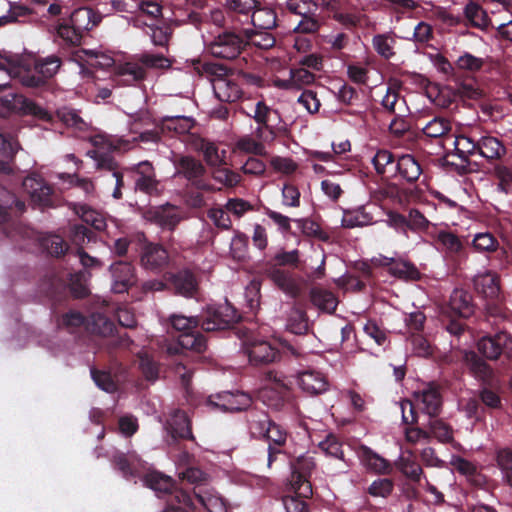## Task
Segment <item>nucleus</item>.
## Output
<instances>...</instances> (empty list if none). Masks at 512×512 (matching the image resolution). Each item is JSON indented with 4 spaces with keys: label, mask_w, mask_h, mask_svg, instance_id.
I'll list each match as a JSON object with an SVG mask.
<instances>
[{
    "label": "nucleus",
    "mask_w": 512,
    "mask_h": 512,
    "mask_svg": "<svg viewBox=\"0 0 512 512\" xmlns=\"http://www.w3.org/2000/svg\"><path fill=\"white\" fill-rule=\"evenodd\" d=\"M112 463L126 480L139 477L145 468V462L135 453L118 452L113 456Z\"/></svg>",
    "instance_id": "obj_22"
},
{
    "label": "nucleus",
    "mask_w": 512,
    "mask_h": 512,
    "mask_svg": "<svg viewBox=\"0 0 512 512\" xmlns=\"http://www.w3.org/2000/svg\"><path fill=\"white\" fill-rule=\"evenodd\" d=\"M465 18L469 21L470 25L485 29L488 26V15L483 8L476 2L470 1L464 8Z\"/></svg>",
    "instance_id": "obj_52"
},
{
    "label": "nucleus",
    "mask_w": 512,
    "mask_h": 512,
    "mask_svg": "<svg viewBox=\"0 0 512 512\" xmlns=\"http://www.w3.org/2000/svg\"><path fill=\"white\" fill-rule=\"evenodd\" d=\"M175 176H179L187 180L192 188L204 190V192L220 191L209 183L206 178V168L202 162L190 155H180L174 160Z\"/></svg>",
    "instance_id": "obj_6"
},
{
    "label": "nucleus",
    "mask_w": 512,
    "mask_h": 512,
    "mask_svg": "<svg viewBox=\"0 0 512 512\" xmlns=\"http://www.w3.org/2000/svg\"><path fill=\"white\" fill-rule=\"evenodd\" d=\"M455 155L463 163H471L476 159H484L489 163L502 160L507 154V148L503 141L489 133H483L479 129H470L455 136Z\"/></svg>",
    "instance_id": "obj_1"
},
{
    "label": "nucleus",
    "mask_w": 512,
    "mask_h": 512,
    "mask_svg": "<svg viewBox=\"0 0 512 512\" xmlns=\"http://www.w3.org/2000/svg\"><path fill=\"white\" fill-rule=\"evenodd\" d=\"M169 264V254L160 244L143 241L140 246V265L147 271L159 273Z\"/></svg>",
    "instance_id": "obj_13"
},
{
    "label": "nucleus",
    "mask_w": 512,
    "mask_h": 512,
    "mask_svg": "<svg viewBox=\"0 0 512 512\" xmlns=\"http://www.w3.org/2000/svg\"><path fill=\"white\" fill-rule=\"evenodd\" d=\"M428 431L431 438H436L441 443H450L454 440L453 428L442 419L433 417L428 422Z\"/></svg>",
    "instance_id": "obj_53"
},
{
    "label": "nucleus",
    "mask_w": 512,
    "mask_h": 512,
    "mask_svg": "<svg viewBox=\"0 0 512 512\" xmlns=\"http://www.w3.org/2000/svg\"><path fill=\"white\" fill-rule=\"evenodd\" d=\"M207 342L201 334L199 328L188 332L181 333L178 337L177 344L168 347L169 354H177L180 349L191 350L202 353L206 350Z\"/></svg>",
    "instance_id": "obj_26"
},
{
    "label": "nucleus",
    "mask_w": 512,
    "mask_h": 512,
    "mask_svg": "<svg viewBox=\"0 0 512 512\" xmlns=\"http://www.w3.org/2000/svg\"><path fill=\"white\" fill-rule=\"evenodd\" d=\"M416 397L423 406V412L429 415L430 418L437 417L440 414L443 399L438 384L434 382L429 383L416 393Z\"/></svg>",
    "instance_id": "obj_21"
},
{
    "label": "nucleus",
    "mask_w": 512,
    "mask_h": 512,
    "mask_svg": "<svg viewBox=\"0 0 512 512\" xmlns=\"http://www.w3.org/2000/svg\"><path fill=\"white\" fill-rule=\"evenodd\" d=\"M477 398L484 409L500 410L502 408V399L499 393L486 385L478 390Z\"/></svg>",
    "instance_id": "obj_59"
},
{
    "label": "nucleus",
    "mask_w": 512,
    "mask_h": 512,
    "mask_svg": "<svg viewBox=\"0 0 512 512\" xmlns=\"http://www.w3.org/2000/svg\"><path fill=\"white\" fill-rule=\"evenodd\" d=\"M372 45L379 56L385 60L395 56L396 38L391 33L377 34L372 39Z\"/></svg>",
    "instance_id": "obj_49"
},
{
    "label": "nucleus",
    "mask_w": 512,
    "mask_h": 512,
    "mask_svg": "<svg viewBox=\"0 0 512 512\" xmlns=\"http://www.w3.org/2000/svg\"><path fill=\"white\" fill-rule=\"evenodd\" d=\"M41 246L53 257H60L68 251V245L59 235H49L41 240Z\"/></svg>",
    "instance_id": "obj_58"
},
{
    "label": "nucleus",
    "mask_w": 512,
    "mask_h": 512,
    "mask_svg": "<svg viewBox=\"0 0 512 512\" xmlns=\"http://www.w3.org/2000/svg\"><path fill=\"white\" fill-rule=\"evenodd\" d=\"M165 429L170 436L169 443H176L179 440L194 441L191 420L183 410H174L166 422Z\"/></svg>",
    "instance_id": "obj_15"
},
{
    "label": "nucleus",
    "mask_w": 512,
    "mask_h": 512,
    "mask_svg": "<svg viewBox=\"0 0 512 512\" xmlns=\"http://www.w3.org/2000/svg\"><path fill=\"white\" fill-rule=\"evenodd\" d=\"M398 156L387 149H380L372 158V164L378 175L396 178V163Z\"/></svg>",
    "instance_id": "obj_35"
},
{
    "label": "nucleus",
    "mask_w": 512,
    "mask_h": 512,
    "mask_svg": "<svg viewBox=\"0 0 512 512\" xmlns=\"http://www.w3.org/2000/svg\"><path fill=\"white\" fill-rule=\"evenodd\" d=\"M146 71L138 63L126 62L117 67L116 82L123 85H132L145 78Z\"/></svg>",
    "instance_id": "obj_41"
},
{
    "label": "nucleus",
    "mask_w": 512,
    "mask_h": 512,
    "mask_svg": "<svg viewBox=\"0 0 512 512\" xmlns=\"http://www.w3.org/2000/svg\"><path fill=\"white\" fill-rule=\"evenodd\" d=\"M143 125H149L148 117H137L134 119L131 124V131L135 134H138V137L135 140H139L141 142H152L157 143L160 140V134L156 129H142Z\"/></svg>",
    "instance_id": "obj_54"
},
{
    "label": "nucleus",
    "mask_w": 512,
    "mask_h": 512,
    "mask_svg": "<svg viewBox=\"0 0 512 512\" xmlns=\"http://www.w3.org/2000/svg\"><path fill=\"white\" fill-rule=\"evenodd\" d=\"M89 274L86 271L70 273L68 278V287L71 295L76 299H83L89 295L87 279Z\"/></svg>",
    "instance_id": "obj_51"
},
{
    "label": "nucleus",
    "mask_w": 512,
    "mask_h": 512,
    "mask_svg": "<svg viewBox=\"0 0 512 512\" xmlns=\"http://www.w3.org/2000/svg\"><path fill=\"white\" fill-rule=\"evenodd\" d=\"M244 36H245V48L248 45H253L262 50H268L272 48L275 43V37L267 31H261L259 29H250L244 27Z\"/></svg>",
    "instance_id": "obj_44"
},
{
    "label": "nucleus",
    "mask_w": 512,
    "mask_h": 512,
    "mask_svg": "<svg viewBox=\"0 0 512 512\" xmlns=\"http://www.w3.org/2000/svg\"><path fill=\"white\" fill-rule=\"evenodd\" d=\"M485 64L483 58L476 57L469 52H464L455 61L456 70L469 73L479 72Z\"/></svg>",
    "instance_id": "obj_57"
},
{
    "label": "nucleus",
    "mask_w": 512,
    "mask_h": 512,
    "mask_svg": "<svg viewBox=\"0 0 512 512\" xmlns=\"http://www.w3.org/2000/svg\"><path fill=\"white\" fill-rule=\"evenodd\" d=\"M22 185L35 204L39 206H49L51 204L53 190L44 180L29 176L23 180Z\"/></svg>",
    "instance_id": "obj_25"
},
{
    "label": "nucleus",
    "mask_w": 512,
    "mask_h": 512,
    "mask_svg": "<svg viewBox=\"0 0 512 512\" xmlns=\"http://www.w3.org/2000/svg\"><path fill=\"white\" fill-rule=\"evenodd\" d=\"M496 460L504 475L505 481L512 487V450L508 448L499 450Z\"/></svg>",
    "instance_id": "obj_64"
},
{
    "label": "nucleus",
    "mask_w": 512,
    "mask_h": 512,
    "mask_svg": "<svg viewBox=\"0 0 512 512\" xmlns=\"http://www.w3.org/2000/svg\"><path fill=\"white\" fill-rule=\"evenodd\" d=\"M246 423L249 435L256 440L262 439L270 427L272 419L266 411L250 409L246 412Z\"/></svg>",
    "instance_id": "obj_28"
},
{
    "label": "nucleus",
    "mask_w": 512,
    "mask_h": 512,
    "mask_svg": "<svg viewBox=\"0 0 512 512\" xmlns=\"http://www.w3.org/2000/svg\"><path fill=\"white\" fill-rule=\"evenodd\" d=\"M28 98L21 94L9 92L0 98V114L7 116L11 113H23Z\"/></svg>",
    "instance_id": "obj_47"
},
{
    "label": "nucleus",
    "mask_w": 512,
    "mask_h": 512,
    "mask_svg": "<svg viewBox=\"0 0 512 512\" xmlns=\"http://www.w3.org/2000/svg\"><path fill=\"white\" fill-rule=\"evenodd\" d=\"M109 270L113 279L112 290L115 293H124L135 284V269L130 262L116 261L110 265Z\"/></svg>",
    "instance_id": "obj_19"
},
{
    "label": "nucleus",
    "mask_w": 512,
    "mask_h": 512,
    "mask_svg": "<svg viewBox=\"0 0 512 512\" xmlns=\"http://www.w3.org/2000/svg\"><path fill=\"white\" fill-rule=\"evenodd\" d=\"M251 404L252 398L248 393L243 391H222L216 394H211L206 400V405L211 410L224 413L246 410L251 406Z\"/></svg>",
    "instance_id": "obj_10"
},
{
    "label": "nucleus",
    "mask_w": 512,
    "mask_h": 512,
    "mask_svg": "<svg viewBox=\"0 0 512 512\" xmlns=\"http://www.w3.org/2000/svg\"><path fill=\"white\" fill-rule=\"evenodd\" d=\"M61 65V58L56 55L39 58L35 61L33 70H19L18 79L23 86L42 88L47 86L48 79L54 77Z\"/></svg>",
    "instance_id": "obj_7"
},
{
    "label": "nucleus",
    "mask_w": 512,
    "mask_h": 512,
    "mask_svg": "<svg viewBox=\"0 0 512 512\" xmlns=\"http://www.w3.org/2000/svg\"><path fill=\"white\" fill-rule=\"evenodd\" d=\"M299 251L281 250L271 259L261 264L262 273L283 293L290 298H297L301 294L300 278L293 272L284 269L285 266L298 267Z\"/></svg>",
    "instance_id": "obj_3"
},
{
    "label": "nucleus",
    "mask_w": 512,
    "mask_h": 512,
    "mask_svg": "<svg viewBox=\"0 0 512 512\" xmlns=\"http://www.w3.org/2000/svg\"><path fill=\"white\" fill-rule=\"evenodd\" d=\"M67 21L76 29V31L81 33L82 36L84 32L89 31L99 23V20H97L93 10L87 8L74 10Z\"/></svg>",
    "instance_id": "obj_39"
},
{
    "label": "nucleus",
    "mask_w": 512,
    "mask_h": 512,
    "mask_svg": "<svg viewBox=\"0 0 512 512\" xmlns=\"http://www.w3.org/2000/svg\"><path fill=\"white\" fill-rule=\"evenodd\" d=\"M250 24L255 29L272 30L277 26V14L272 8L256 6L250 17Z\"/></svg>",
    "instance_id": "obj_42"
},
{
    "label": "nucleus",
    "mask_w": 512,
    "mask_h": 512,
    "mask_svg": "<svg viewBox=\"0 0 512 512\" xmlns=\"http://www.w3.org/2000/svg\"><path fill=\"white\" fill-rule=\"evenodd\" d=\"M135 174L134 188L148 195L158 194L159 182L154 167L149 161H142L129 169Z\"/></svg>",
    "instance_id": "obj_16"
},
{
    "label": "nucleus",
    "mask_w": 512,
    "mask_h": 512,
    "mask_svg": "<svg viewBox=\"0 0 512 512\" xmlns=\"http://www.w3.org/2000/svg\"><path fill=\"white\" fill-rule=\"evenodd\" d=\"M383 265L387 267L391 275L399 279L416 281L421 277L417 267L408 261L385 257Z\"/></svg>",
    "instance_id": "obj_34"
},
{
    "label": "nucleus",
    "mask_w": 512,
    "mask_h": 512,
    "mask_svg": "<svg viewBox=\"0 0 512 512\" xmlns=\"http://www.w3.org/2000/svg\"><path fill=\"white\" fill-rule=\"evenodd\" d=\"M147 218L168 230H174L183 219L178 207L167 203L147 211Z\"/></svg>",
    "instance_id": "obj_20"
},
{
    "label": "nucleus",
    "mask_w": 512,
    "mask_h": 512,
    "mask_svg": "<svg viewBox=\"0 0 512 512\" xmlns=\"http://www.w3.org/2000/svg\"><path fill=\"white\" fill-rule=\"evenodd\" d=\"M395 170L396 177H400L407 183H415L423 173L421 164L411 154L399 155Z\"/></svg>",
    "instance_id": "obj_30"
},
{
    "label": "nucleus",
    "mask_w": 512,
    "mask_h": 512,
    "mask_svg": "<svg viewBox=\"0 0 512 512\" xmlns=\"http://www.w3.org/2000/svg\"><path fill=\"white\" fill-rule=\"evenodd\" d=\"M139 369L147 381L154 382L159 377V363L156 362L147 352L141 351L137 354Z\"/></svg>",
    "instance_id": "obj_55"
},
{
    "label": "nucleus",
    "mask_w": 512,
    "mask_h": 512,
    "mask_svg": "<svg viewBox=\"0 0 512 512\" xmlns=\"http://www.w3.org/2000/svg\"><path fill=\"white\" fill-rule=\"evenodd\" d=\"M192 500L195 498L208 512H226V506L220 496L215 495L206 487L193 489Z\"/></svg>",
    "instance_id": "obj_38"
},
{
    "label": "nucleus",
    "mask_w": 512,
    "mask_h": 512,
    "mask_svg": "<svg viewBox=\"0 0 512 512\" xmlns=\"http://www.w3.org/2000/svg\"><path fill=\"white\" fill-rule=\"evenodd\" d=\"M245 353L252 365H267L279 358V351L265 340H251L245 343Z\"/></svg>",
    "instance_id": "obj_17"
},
{
    "label": "nucleus",
    "mask_w": 512,
    "mask_h": 512,
    "mask_svg": "<svg viewBox=\"0 0 512 512\" xmlns=\"http://www.w3.org/2000/svg\"><path fill=\"white\" fill-rule=\"evenodd\" d=\"M473 247L478 252H494L499 248L498 239L491 233H478L473 239Z\"/></svg>",
    "instance_id": "obj_62"
},
{
    "label": "nucleus",
    "mask_w": 512,
    "mask_h": 512,
    "mask_svg": "<svg viewBox=\"0 0 512 512\" xmlns=\"http://www.w3.org/2000/svg\"><path fill=\"white\" fill-rule=\"evenodd\" d=\"M244 27L231 24L206 44L207 51L215 58L235 60L245 50Z\"/></svg>",
    "instance_id": "obj_4"
},
{
    "label": "nucleus",
    "mask_w": 512,
    "mask_h": 512,
    "mask_svg": "<svg viewBox=\"0 0 512 512\" xmlns=\"http://www.w3.org/2000/svg\"><path fill=\"white\" fill-rule=\"evenodd\" d=\"M241 319V315L227 301L218 306H209L196 316L173 314L170 316L172 327L181 333L200 328L205 332H213L231 328Z\"/></svg>",
    "instance_id": "obj_2"
},
{
    "label": "nucleus",
    "mask_w": 512,
    "mask_h": 512,
    "mask_svg": "<svg viewBox=\"0 0 512 512\" xmlns=\"http://www.w3.org/2000/svg\"><path fill=\"white\" fill-rule=\"evenodd\" d=\"M288 432L281 425L272 421L269 428H267V432H265V436L262 437L261 440L267 442V466L269 468L277 462L285 457V448L287 445Z\"/></svg>",
    "instance_id": "obj_12"
},
{
    "label": "nucleus",
    "mask_w": 512,
    "mask_h": 512,
    "mask_svg": "<svg viewBox=\"0 0 512 512\" xmlns=\"http://www.w3.org/2000/svg\"><path fill=\"white\" fill-rule=\"evenodd\" d=\"M359 457L368 469L378 474H389L391 471L389 462L367 446L360 447Z\"/></svg>",
    "instance_id": "obj_40"
},
{
    "label": "nucleus",
    "mask_w": 512,
    "mask_h": 512,
    "mask_svg": "<svg viewBox=\"0 0 512 512\" xmlns=\"http://www.w3.org/2000/svg\"><path fill=\"white\" fill-rule=\"evenodd\" d=\"M195 68L199 73L213 75V91L217 99L221 102L234 103L243 96L242 87L238 79L225 76L226 68L213 62H197Z\"/></svg>",
    "instance_id": "obj_5"
},
{
    "label": "nucleus",
    "mask_w": 512,
    "mask_h": 512,
    "mask_svg": "<svg viewBox=\"0 0 512 512\" xmlns=\"http://www.w3.org/2000/svg\"><path fill=\"white\" fill-rule=\"evenodd\" d=\"M444 312L455 314L460 318H468L474 313L472 296L463 289H455L449 300V305Z\"/></svg>",
    "instance_id": "obj_27"
},
{
    "label": "nucleus",
    "mask_w": 512,
    "mask_h": 512,
    "mask_svg": "<svg viewBox=\"0 0 512 512\" xmlns=\"http://www.w3.org/2000/svg\"><path fill=\"white\" fill-rule=\"evenodd\" d=\"M473 286L477 294L486 300L496 299L501 295L499 278L491 272L475 276Z\"/></svg>",
    "instance_id": "obj_32"
},
{
    "label": "nucleus",
    "mask_w": 512,
    "mask_h": 512,
    "mask_svg": "<svg viewBox=\"0 0 512 512\" xmlns=\"http://www.w3.org/2000/svg\"><path fill=\"white\" fill-rule=\"evenodd\" d=\"M310 300L320 311L329 314L334 313L338 306L336 295L329 290L319 287H313L310 290Z\"/></svg>",
    "instance_id": "obj_36"
},
{
    "label": "nucleus",
    "mask_w": 512,
    "mask_h": 512,
    "mask_svg": "<svg viewBox=\"0 0 512 512\" xmlns=\"http://www.w3.org/2000/svg\"><path fill=\"white\" fill-rule=\"evenodd\" d=\"M169 283L175 294L192 298L199 290V280L195 272L189 268H183L169 277Z\"/></svg>",
    "instance_id": "obj_18"
},
{
    "label": "nucleus",
    "mask_w": 512,
    "mask_h": 512,
    "mask_svg": "<svg viewBox=\"0 0 512 512\" xmlns=\"http://www.w3.org/2000/svg\"><path fill=\"white\" fill-rule=\"evenodd\" d=\"M256 5V0H226L227 15L231 24L240 27L250 25V17Z\"/></svg>",
    "instance_id": "obj_23"
},
{
    "label": "nucleus",
    "mask_w": 512,
    "mask_h": 512,
    "mask_svg": "<svg viewBox=\"0 0 512 512\" xmlns=\"http://www.w3.org/2000/svg\"><path fill=\"white\" fill-rule=\"evenodd\" d=\"M297 384L309 395H318L327 390L328 382L325 376L317 371H302L297 376Z\"/></svg>",
    "instance_id": "obj_29"
},
{
    "label": "nucleus",
    "mask_w": 512,
    "mask_h": 512,
    "mask_svg": "<svg viewBox=\"0 0 512 512\" xmlns=\"http://www.w3.org/2000/svg\"><path fill=\"white\" fill-rule=\"evenodd\" d=\"M315 466L314 458L308 455H301L291 463L289 478L291 491L303 497L312 496V485L309 479Z\"/></svg>",
    "instance_id": "obj_9"
},
{
    "label": "nucleus",
    "mask_w": 512,
    "mask_h": 512,
    "mask_svg": "<svg viewBox=\"0 0 512 512\" xmlns=\"http://www.w3.org/2000/svg\"><path fill=\"white\" fill-rule=\"evenodd\" d=\"M452 130L450 119L443 116H434L422 127L421 132L428 138H441L446 136Z\"/></svg>",
    "instance_id": "obj_45"
},
{
    "label": "nucleus",
    "mask_w": 512,
    "mask_h": 512,
    "mask_svg": "<svg viewBox=\"0 0 512 512\" xmlns=\"http://www.w3.org/2000/svg\"><path fill=\"white\" fill-rule=\"evenodd\" d=\"M319 448L326 455L345 461L343 444L334 434L327 435L326 438L319 443Z\"/></svg>",
    "instance_id": "obj_61"
},
{
    "label": "nucleus",
    "mask_w": 512,
    "mask_h": 512,
    "mask_svg": "<svg viewBox=\"0 0 512 512\" xmlns=\"http://www.w3.org/2000/svg\"><path fill=\"white\" fill-rule=\"evenodd\" d=\"M399 470L411 481L419 482L423 475L420 464L412 457H401L398 461Z\"/></svg>",
    "instance_id": "obj_60"
},
{
    "label": "nucleus",
    "mask_w": 512,
    "mask_h": 512,
    "mask_svg": "<svg viewBox=\"0 0 512 512\" xmlns=\"http://www.w3.org/2000/svg\"><path fill=\"white\" fill-rule=\"evenodd\" d=\"M57 35L68 46L77 47L81 44L82 35L68 22L65 21L57 26Z\"/></svg>",
    "instance_id": "obj_63"
},
{
    "label": "nucleus",
    "mask_w": 512,
    "mask_h": 512,
    "mask_svg": "<svg viewBox=\"0 0 512 512\" xmlns=\"http://www.w3.org/2000/svg\"><path fill=\"white\" fill-rule=\"evenodd\" d=\"M57 327L73 334L87 323V318L79 311H68L57 318Z\"/></svg>",
    "instance_id": "obj_48"
},
{
    "label": "nucleus",
    "mask_w": 512,
    "mask_h": 512,
    "mask_svg": "<svg viewBox=\"0 0 512 512\" xmlns=\"http://www.w3.org/2000/svg\"><path fill=\"white\" fill-rule=\"evenodd\" d=\"M435 240L438 244V249L454 264L460 265L466 260L467 249L464 239L457 234L448 230H440L437 232Z\"/></svg>",
    "instance_id": "obj_14"
},
{
    "label": "nucleus",
    "mask_w": 512,
    "mask_h": 512,
    "mask_svg": "<svg viewBox=\"0 0 512 512\" xmlns=\"http://www.w3.org/2000/svg\"><path fill=\"white\" fill-rule=\"evenodd\" d=\"M194 126V120L186 116H164L162 127L178 134L188 133Z\"/></svg>",
    "instance_id": "obj_56"
},
{
    "label": "nucleus",
    "mask_w": 512,
    "mask_h": 512,
    "mask_svg": "<svg viewBox=\"0 0 512 512\" xmlns=\"http://www.w3.org/2000/svg\"><path fill=\"white\" fill-rule=\"evenodd\" d=\"M373 223L374 220L372 214L368 212L364 206L354 210L345 211L341 220L342 227L349 229L363 227Z\"/></svg>",
    "instance_id": "obj_43"
},
{
    "label": "nucleus",
    "mask_w": 512,
    "mask_h": 512,
    "mask_svg": "<svg viewBox=\"0 0 512 512\" xmlns=\"http://www.w3.org/2000/svg\"><path fill=\"white\" fill-rule=\"evenodd\" d=\"M286 328L295 335H305L309 329L306 311L294 306L288 315Z\"/></svg>",
    "instance_id": "obj_46"
},
{
    "label": "nucleus",
    "mask_w": 512,
    "mask_h": 512,
    "mask_svg": "<svg viewBox=\"0 0 512 512\" xmlns=\"http://www.w3.org/2000/svg\"><path fill=\"white\" fill-rule=\"evenodd\" d=\"M477 348L488 360H498L502 355L512 360V336L507 332L482 337L477 342Z\"/></svg>",
    "instance_id": "obj_11"
},
{
    "label": "nucleus",
    "mask_w": 512,
    "mask_h": 512,
    "mask_svg": "<svg viewBox=\"0 0 512 512\" xmlns=\"http://www.w3.org/2000/svg\"><path fill=\"white\" fill-rule=\"evenodd\" d=\"M86 329L96 336H113L116 331L114 322L102 313H92L87 319Z\"/></svg>",
    "instance_id": "obj_37"
},
{
    "label": "nucleus",
    "mask_w": 512,
    "mask_h": 512,
    "mask_svg": "<svg viewBox=\"0 0 512 512\" xmlns=\"http://www.w3.org/2000/svg\"><path fill=\"white\" fill-rule=\"evenodd\" d=\"M144 485L159 495H171L172 500L178 504L193 508L191 494L182 488H177L175 481L159 471H149L143 476Z\"/></svg>",
    "instance_id": "obj_8"
},
{
    "label": "nucleus",
    "mask_w": 512,
    "mask_h": 512,
    "mask_svg": "<svg viewBox=\"0 0 512 512\" xmlns=\"http://www.w3.org/2000/svg\"><path fill=\"white\" fill-rule=\"evenodd\" d=\"M465 362L471 374L484 385H490L494 371L492 367L474 351L465 354Z\"/></svg>",
    "instance_id": "obj_31"
},
{
    "label": "nucleus",
    "mask_w": 512,
    "mask_h": 512,
    "mask_svg": "<svg viewBox=\"0 0 512 512\" xmlns=\"http://www.w3.org/2000/svg\"><path fill=\"white\" fill-rule=\"evenodd\" d=\"M23 213L25 203L0 185V224L9 222L12 212Z\"/></svg>",
    "instance_id": "obj_33"
},
{
    "label": "nucleus",
    "mask_w": 512,
    "mask_h": 512,
    "mask_svg": "<svg viewBox=\"0 0 512 512\" xmlns=\"http://www.w3.org/2000/svg\"><path fill=\"white\" fill-rule=\"evenodd\" d=\"M240 111L253 118L259 125L255 131L257 138L266 140L267 138L263 136L264 132H268L271 139L275 137L274 128L269 125V120L272 114L277 115V111L271 109L264 101L256 103L253 114L246 112L243 107L240 108Z\"/></svg>",
    "instance_id": "obj_24"
},
{
    "label": "nucleus",
    "mask_w": 512,
    "mask_h": 512,
    "mask_svg": "<svg viewBox=\"0 0 512 512\" xmlns=\"http://www.w3.org/2000/svg\"><path fill=\"white\" fill-rule=\"evenodd\" d=\"M146 33L155 46L166 47L171 39L173 28L168 22L162 21L158 25H146Z\"/></svg>",
    "instance_id": "obj_50"
}]
</instances>
